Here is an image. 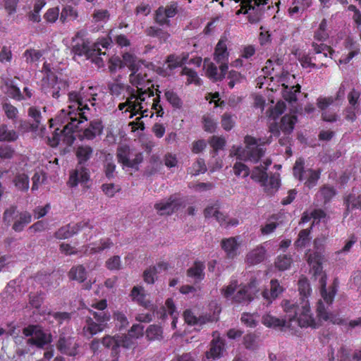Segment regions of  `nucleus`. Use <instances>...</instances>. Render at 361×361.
<instances>
[{
  "label": "nucleus",
  "instance_id": "obj_1",
  "mask_svg": "<svg viewBox=\"0 0 361 361\" xmlns=\"http://www.w3.org/2000/svg\"><path fill=\"white\" fill-rule=\"evenodd\" d=\"M94 90V87H89L86 90L81 88L79 92L72 91L68 93L67 109H61L54 119L49 120L51 126L54 125V122L56 125L62 127V129L57 127L53 136L49 137L50 146L56 147L62 138L69 145L73 142L75 138L72 133L83 120L87 121L96 111L97 94Z\"/></svg>",
  "mask_w": 361,
  "mask_h": 361
},
{
  "label": "nucleus",
  "instance_id": "obj_2",
  "mask_svg": "<svg viewBox=\"0 0 361 361\" xmlns=\"http://www.w3.org/2000/svg\"><path fill=\"white\" fill-rule=\"evenodd\" d=\"M322 255L318 252L310 253L307 255V262L310 267V271L317 278L320 276L319 285L320 292L322 300L317 302V313L319 320L330 322L336 324H343L345 322L340 318L338 315L329 312V306L333 302L336 288L335 286H331L329 289L326 288V276L322 271Z\"/></svg>",
  "mask_w": 361,
  "mask_h": 361
},
{
  "label": "nucleus",
  "instance_id": "obj_3",
  "mask_svg": "<svg viewBox=\"0 0 361 361\" xmlns=\"http://www.w3.org/2000/svg\"><path fill=\"white\" fill-rule=\"evenodd\" d=\"M282 307L291 329H294L296 326L314 329L319 327V323L311 312L309 302H300L299 305L294 301L283 300Z\"/></svg>",
  "mask_w": 361,
  "mask_h": 361
},
{
  "label": "nucleus",
  "instance_id": "obj_4",
  "mask_svg": "<svg viewBox=\"0 0 361 361\" xmlns=\"http://www.w3.org/2000/svg\"><path fill=\"white\" fill-rule=\"evenodd\" d=\"M226 42V39L221 38L215 48L214 60L219 65L220 71L212 62H208L205 67L207 75L214 81L221 80L225 77L228 68L229 54Z\"/></svg>",
  "mask_w": 361,
  "mask_h": 361
},
{
  "label": "nucleus",
  "instance_id": "obj_5",
  "mask_svg": "<svg viewBox=\"0 0 361 361\" xmlns=\"http://www.w3.org/2000/svg\"><path fill=\"white\" fill-rule=\"evenodd\" d=\"M42 71L46 75L43 78V88L47 94L55 99L65 94L69 85L67 76L61 73L54 74L51 71L50 65L47 63H44Z\"/></svg>",
  "mask_w": 361,
  "mask_h": 361
},
{
  "label": "nucleus",
  "instance_id": "obj_6",
  "mask_svg": "<svg viewBox=\"0 0 361 361\" xmlns=\"http://www.w3.org/2000/svg\"><path fill=\"white\" fill-rule=\"evenodd\" d=\"M271 137L267 139H259L247 135L245 137V147L244 149H238L235 154L238 159L243 161H249L253 163L257 162L264 155L265 149L263 146L265 144L271 142Z\"/></svg>",
  "mask_w": 361,
  "mask_h": 361
},
{
  "label": "nucleus",
  "instance_id": "obj_7",
  "mask_svg": "<svg viewBox=\"0 0 361 361\" xmlns=\"http://www.w3.org/2000/svg\"><path fill=\"white\" fill-rule=\"evenodd\" d=\"M128 90H131L132 94L135 97L133 99V102H133V110H140L150 106L151 109L156 111L158 116H163L164 110L159 104V95L156 98H152L154 94L150 87H147L144 91L140 92H135V90L131 87H128Z\"/></svg>",
  "mask_w": 361,
  "mask_h": 361
},
{
  "label": "nucleus",
  "instance_id": "obj_8",
  "mask_svg": "<svg viewBox=\"0 0 361 361\" xmlns=\"http://www.w3.org/2000/svg\"><path fill=\"white\" fill-rule=\"evenodd\" d=\"M90 315L85 318L82 334L90 339L97 334L102 332L106 327V322L110 316L104 312H92L89 310Z\"/></svg>",
  "mask_w": 361,
  "mask_h": 361
},
{
  "label": "nucleus",
  "instance_id": "obj_9",
  "mask_svg": "<svg viewBox=\"0 0 361 361\" xmlns=\"http://www.w3.org/2000/svg\"><path fill=\"white\" fill-rule=\"evenodd\" d=\"M85 31H78L72 40V49L71 52L73 54V59H76V57L84 56L85 59L97 54L98 49L97 42L91 44L90 42L85 37Z\"/></svg>",
  "mask_w": 361,
  "mask_h": 361
},
{
  "label": "nucleus",
  "instance_id": "obj_10",
  "mask_svg": "<svg viewBox=\"0 0 361 361\" xmlns=\"http://www.w3.org/2000/svg\"><path fill=\"white\" fill-rule=\"evenodd\" d=\"M23 334L29 337L26 343L30 346H35L37 348H44L45 345L51 342V337L45 333L39 326L30 325L23 330Z\"/></svg>",
  "mask_w": 361,
  "mask_h": 361
},
{
  "label": "nucleus",
  "instance_id": "obj_11",
  "mask_svg": "<svg viewBox=\"0 0 361 361\" xmlns=\"http://www.w3.org/2000/svg\"><path fill=\"white\" fill-rule=\"evenodd\" d=\"M240 2L241 8L236 11V14L247 13L248 20L251 23L259 22L262 15L261 6L267 4V0H235Z\"/></svg>",
  "mask_w": 361,
  "mask_h": 361
},
{
  "label": "nucleus",
  "instance_id": "obj_12",
  "mask_svg": "<svg viewBox=\"0 0 361 361\" xmlns=\"http://www.w3.org/2000/svg\"><path fill=\"white\" fill-rule=\"evenodd\" d=\"M86 228L92 229L93 226L89 221H81L75 224H69L59 228L55 232L54 237L59 240L67 239Z\"/></svg>",
  "mask_w": 361,
  "mask_h": 361
},
{
  "label": "nucleus",
  "instance_id": "obj_13",
  "mask_svg": "<svg viewBox=\"0 0 361 361\" xmlns=\"http://www.w3.org/2000/svg\"><path fill=\"white\" fill-rule=\"evenodd\" d=\"M178 13L177 3H171L166 6H160L156 11L155 22L159 25L170 26L169 18H173Z\"/></svg>",
  "mask_w": 361,
  "mask_h": 361
},
{
  "label": "nucleus",
  "instance_id": "obj_14",
  "mask_svg": "<svg viewBox=\"0 0 361 361\" xmlns=\"http://www.w3.org/2000/svg\"><path fill=\"white\" fill-rule=\"evenodd\" d=\"M204 213L206 218L214 217L221 226H235L238 224V221L237 219H230L221 213L219 211L218 204L206 207Z\"/></svg>",
  "mask_w": 361,
  "mask_h": 361
},
{
  "label": "nucleus",
  "instance_id": "obj_15",
  "mask_svg": "<svg viewBox=\"0 0 361 361\" xmlns=\"http://www.w3.org/2000/svg\"><path fill=\"white\" fill-rule=\"evenodd\" d=\"M89 169L82 165H77L75 169L70 173L68 184L70 187H76L78 184H84L90 179Z\"/></svg>",
  "mask_w": 361,
  "mask_h": 361
},
{
  "label": "nucleus",
  "instance_id": "obj_16",
  "mask_svg": "<svg viewBox=\"0 0 361 361\" xmlns=\"http://www.w3.org/2000/svg\"><path fill=\"white\" fill-rule=\"evenodd\" d=\"M79 345L72 337H60L58 343V350L69 356H75L78 354Z\"/></svg>",
  "mask_w": 361,
  "mask_h": 361
},
{
  "label": "nucleus",
  "instance_id": "obj_17",
  "mask_svg": "<svg viewBox=\"0 0 361 361\" xmlns=\"http://www.w3.org/2000/svg\"><path fill=\"white\" fill-rule=\"evenodd\" d=\"M182 201L174 197H171L168 200H163L154 205L155 209L161 215L170 214L178 210L181 206Z\"/></svg>",
  "mask_w": 361,
  "mask_h": 361
},
{
  "label": "nucleus",
  "instance_id": "obj_18",
  "mask_svg": "<svg viewBox=\"0 0 361 361\" xmlns=\"http://www.w3.org/2000/svg\"><path fill=\"white\" fill-rule=\"evenodd\" d=\"M221 247L230 259H233L239 255V247L240 245V237H231L224 238L221 243Z\"/></svg>",
  "mask_w": 361,
  "mask_h": 361
},
{
  "label": "nucleus",
  "instance_id": "obj_19",
  "mask_svg": "<svg viewBox=\"0 0 361 361\" xmlns=\"http://www.w3.org/2000/svg\"><path fill=\"white\" fill-rule=\"evenodd\" d=\"M360 94V92L355 90H353L348 94V98L350 106L347 109L345 118L349 121H354L356 115L360 111L358 104Z\"/></svg>",
  "mask_w": 361,
  "mask_h": 361
},
{
  "label": "nucleus",
  "instance_id": "obj_20",
  "mask_svg": "<svg viewBox=\"0 0 361 361\" xmlns=\"http://www.w3.org/2000/svg\"><path fill=\"white\" fill-rule=\"evenodd\" d=\"M130 81L131 84L137 87L135 92L144 91L145 87L149 85V80L147 78V75L137 68L132 71L130 75Z\"/></svg>",
  "mask_w": 361,
  "mask_h": 361
},
{
  "label": "nucleus",
  "instance_id": "obj_21",
  "mask_svg": "<svg viewBox=\"0 0 361 361\" xmlns=\"http://www.w3.org/2000/svg\"><path fill=\"white\" fill-rule=\"evenodd\" d=\"M312 47L314 52L317 55L319 61L321 62V66H324V59L328 57L332 59L334 54V51L329 47L323 43L318 44L317 42H313Z\"/></svg>",
  "mask_w": 361,
  "mask_h": 361
},
{
  "label": "nucleus",
  "instance_id": "obj_22",
  "mask_svg": "<svg viewBox=\"0 0 361 361\" xmlns=\"http://www.w3.org/2000/svg\"><path fill=\"white\" fill-rule=\"evenodd\" d=\"M111 42V39L110 38H103L100 41L97 42V47L98 49V54H94V56L90 57L88 59H90L93 63H94L99 68L102 67L104 65V59L107 60V56H106L105 52H102L100 47L103 48L107 49Z\"/></svg>",
  "mask_w": 361,
  "mask_h": 361
},
{
  "label": "nucleus",
  "instance_id": "obj_23",
  "mask_svg": "<svg viewBox=\"0 0 361 361\" xmlns=\"http://www.w3.org/2000/svg\"><path fill=\"white\" fill-rule=\"evenodd\" d=\"M283 289L280 286L278 280L272 279L270 282V289H264L262 294L264 299L266 300L268 303H271L283 292Z\"/></svg>",
  "mask_w": 361,
  "mask_h": 361
},
{
  "label": "nucleus",
  "instance_id": "obj_24",
  "mask_svg": "<svg viewBox=\"0 0 361 361\" xmlns=\"http://www.w3.org/2000/svg\"><path fill=\"white\" fill-rule=\"evenodd\" d=\"M27 114L28 116L32 120V123L30 124L32 131L37 132L39 130L44 129L41 112L36 106L30 107Z\"/></svg>",
  "mask_w": 361,
  "mask_h": 361
},
{
  "label": "nucleus",
  "instance_id": "obj_25",
  "mask_svg": "<svg viewBox=\"0 0 361 361\" xmlns=\"http://www.w3.org/2000/svg\"><path fill=\"white\" fill-rule=\"evenodd\" d=\"M113 245V243L109 238L100 240L99 243H91L85 246L84 253L91 255L100 252L106 249L110 248Z\"/></svg>",
  "mask_w": 361,
  "mask_h": 361
},
{
  "label": "nucleus",
  "instance_id": "obj_26",
  "mask_svg": "<svg viewBox=\"0 0 361 361\" xmlns=\"http://www.w3.org/2000/svg\"><path fill=\"white\" fill-rule=\"evenodd\" d=\"M31 221L32 215L30 212L27 211L18 212L15 218L12 228L16 232H21Z\"/></svg>",
  "mask_w": 361,
  "mask_h": 361
},
{
  "label": "nucleus",
  "instance_id": "obj_27",
  "mask_svg": "<svg viewBox=\"0 0 361 361\" xmlns=\"http://www.w3.org/2000/svg\"><path fill=\"white\" fill-rule=\"evenodd\" d=\"M271 164V161L267 159L264 161V165L260 164L255 167L251 173V178L256 182L260 183L262 185L265 180H267V169Z\"/></svg>",
  "mask_w": 361,
  "mask_h": 361
},
{
  "label": "nucleus",
  "instance_id": "obj_28",
  "mask_svg": "<svg viewBox=\"0 0 361 361\" xmlns=\"http://www.w3.org/2000/svg\"><path fill=\"white\" fill-rule=\"evenodd\" d=\"M262 323L268 327H286L290 329L289 320L287 318L286 319H280L270 314H266L263 316Z\"/></svg>",
  "mask_w": 361,
  "mask_h": 361
},
{
  "label": "nucleus",
  "instance_id": "obj_29",
  "mask_svg": "<svg viewBox=\"0 0 361 361\" xmlns=\"http://www.w3.org/2000/svg\"><path fill=\"white\" fill-rule=\"evenodd\" d=\"M93 152L92 147L86 145H79L75 151L78 164L84 166L92 157Z\"/></svg>",
  "mask_w": 361,
  "mask_h": 361
},
{
  "label": "nucleus",
  "instance_id": "obj_30",
  "mask_svg": "<svg viewBox=\"0 0 361 361\" xmlns=\"http://www.w3.org/2000/svg\"><path fill=\"white\" fill-rule=\"evenodd\" d=\"M102 130V122L99 120H94L90 122L89 127L84 130L82 137L89 140H93L97 135H100Z\"/></svg>",
  "mask_w": 361,
  "mask_h": 361
},
{
  "label": "nucleus",
  "instance_id": "obj_31",
  "mask_svg": "<svg viewBox=\"0 0 361 361\" xmlns=\"http://www.w3.org/2000/svg\"><path fill=\"white\" fill-rule=\"evenodd\" d=\"M185 322L190 325L202 326L214 319L211 316H201L197 317L190 310H186L183 313Z\"/></svg>",
  "mask_w": 361,
  "mask_h": 361
},
{
  "label": "nucleus",
  "instance_id": "obj_32",
  "mask_svg": "<svg viewBox=\"0 0 361 361\" xmlns=\"http://www.w3.org/2000/svg\"><path fill=\"white\" fill-rule=\"evenodd\" d=\"M265 248L262 246H259L247 253L246 262L250 265H255L262 262L265 259Z\"/></svg>",
  "mask_w": 361,
  "mask_h": 361
},
{
  "label": "nucleus",
  "instance_id": "obj_33",
  "mask_svg": "<svg viewBox=\"0 0 361 361\" xmlns=\"http://www.w3.org/2000/svg\"><path fill=\"white\" fill-rule=\"evenodd\" d=\"M305 161L302 158H299L296 160L293 167V175L298 180L306 181L309 178L307 172H313L314 170L311 169H305L304 167Z\"/></svg>",
  "mask_w": 361,
  "mask_h": 361
},
{
  "label": "nucleus",
  "instance_id": "obj_34",
  "mask_svg": "<svg viewBox=\"0 0 361 361\" xmlns=\"http://www.w3.org/2000/svg\"><path fill=\"white\" fill-rule=\"evenodd\" d=\"M130 296L133 300L136 301L145 308L151 307L152 305L149 300L146 298L147 295L145 293L143 288L135 286L131 291Z\"/></svg>",
  "mask_w": 361,
  "mask_h": 361
},
{
  "label": "nucleus",
  "instance_id": "obj_35",
  "mask_svg": "<svg viewBox=\"0 0 361 361\" xmlns=\"http://www.w3.org/2000/svg\"><path fill=\"white\" fill-rule=\"evenodd\" d=\"M224 345L225 343L222 339L219 338L214 339L211 343L210 350L207 353V357L212 359L219 358L224 350Z\"/></svg>",
  "mask_w": 361,
  "mask_h": 361
},
{
  "label": "nucleus",
  "instance_id": "obj_36",
  "mask_svg": "<svg viewBox=\"0 0 361 361\" xmlns=\"http://www.w3.org/2000/svg\"><path fill=\"white\" fill-rule=\"evenodd\" d=\"M262 186L267 195H272L280 186L279 176L274 174L269 178L267 177V180H265Z\"/></svg>",
  "mask_w": 361,
  "mask_h": 361
},
{
  "label": "nucleus",
  "instance_id": "obj_37",
  "mask_svg": "<svg viewBox=\"0 0 361 361\" xmlns=\"http://www.w3.org/2000/svg\"><path fill=\"white\" fill-rule=\"evenodd\" d=\"M18 138V133L13 129H10L5 123L0 124V141L15 142Z\"/></svg>",
  "mask_w": 361,
  "mask_h": 361
},
{
  "label": "nucleus",
  "instance_id": "obj_38",
  "mask_svg": "<svg viewBox=\"0 0 361 361\" xmlns=\"http://www.w3.org/2000/svg\"><path fill=\"white\" fill-rule=\"evenodd\" d=\"M168 264L165 262L159 263L157 266L149 267L144 272V280L148 283H153L154 281V276L161 270H166Z\"/></svg>",
  "mask_w": 361,
  "mask_h": 361
},
{
  "label": "nucleus",
  "instance_id": "obj_39",
  "mask_svg": "<svg viewBox=\"0 0 361 361\" xmlns=\"http://www.w3.org/2000/svg\"><path fill=\"white\" fill-rule=\"evenodd\" d=\"M204 265L200 262H197L188 270V276L196 281H201L204 276Z\"/></svg>",
  "mask_w": 361,
  "mask_h": 361
},
{
  "label": "nucleus",
  "instance_id": "obj_40",
  "mask_svg": "<svg viewBox=\"0 0 361 361\" xmlns=\"http://www.w3.org/2000/svg\"><path fill=\"white\" fill-rule=\"evenodd\" d=\"M283 97L288 102H295L297 100V93L300 92V86L298 84L289 87L288 85L283 84Z\"/></svg>",
  "mask_w": 361,
  "mask_h": 361
},
{
  "label": "nucleus",
  "instance_id": "obj_41",
  "mask_svg": "<svg viewBox=\"0 0 361 361\" xmlns=\"http://www.w3.org/2000/svg\"><path fill=\"white\" fill-rule=\"evenodd\" d=\"M13 183L18 190L26 192L29 189V177L25 173H18L13 178Z\"/></svg>",
  "mask_w": 361,
  "mask_h": 361
},
{
  "label": "nucleus",
  "instance_id": "obj_42",
  "mask_svg": "<svg viewBox=\"0 0 361 361\" xmlns=\"http://www.w3.org/2000/svg\"><path fill=\"white\" fill-rule=\"evenodd\" d=\"M116 166L113 160L111 154L106 156L105 162L104 164V170L106 177L111 180L115 177Z\"/></svg>",
  "mask_w": 361,
  "mask_h": 361
},
{
  "label": "nucleus",
  "instance_id": "obj_43",
  "mask_svg": "<svg viewBox=\"0 0 361 361\" xmlns=\"http://www.w3.org/2000/svg\"><path fill=\"white\" fill-rule=\"evenodd\" d=\"M298 290L301 296V302H308L307 297L310 295L312 289L306 278L300 279L298 281Z\"/></svg>",
  "mask_w": 361,
  "mask_h": 361
},
{
  "label": "nucleus",
  "instance_id": "obj_44",
  "mask_svg": "<svg viewBox=\"0 0 361 361\" xmlns=\"http://www.w3.org/2000/svg\"><path fill=\"white\" fill-rule=\"evenodd\" d=\"M69 278L79 282L86 279V271L82 265H78L71 268L68 273Z\"/></svg>",
  "mask_w": 361,
  "mask_h": 361
},
{
  "label": "nucleus",
  "instance_id": "obj_45",
  "mask_svg": "<svg viewBox=\"0 0 361 361\" xmlns=\"http://www.w3.org/2000/svg\"><path fill=\"white\" fill-rule=\"evenodd\" d=\"M142 154L141 153H137L135 154H131L130 157L127 158V161H123L121 164L123 169L130 168L135 170H138V165L142 162Z\"/></svg>",
  "mask_w": 361,
  "mask_h": 361
},
{
  "label": "nucleus",
  "instance_id": "obj_46",
  "mask_svg": "<svg viewBox=\"0 0 361 361\" xmlns=\"http://www.w3.org/2000/svg\"><path fill=\"white\" fill-rule=\"evenodd\" d=\"M165 305H166V307L163 308V312H164L163 318H164L166 313L169 314L172 318L171 326L173 329H175L176 327V322H177L178 318H177V314L175 313L176 308H175V306H174L172 299H170V298L167 299Z\"/></svg>",
  "mask_w": 361,
  "mask_h": 361
},
{
  "label": "nucleus",
  "instance_id": "obj_47",
  "mask_svg": "<svg viewBox=\"0 0 361 361\" xmlns=\"http://www.w3.org/2000/svg\"><path fill=\"white\" fill-rule=\"evenodd\" d=\"M109 18V13L106 9H95L92 14V22L99 25L106 23Z\"/></svg>",
  "mask_w": 361,
  "mask_h": 361
},
{
  "label": "nucleus",
  "instance_id": "obj_48",
  "mask_svg": "<svg viewBox=\"0 0 361 361\" xmlns=\"http://www.w3.org/2000/svg\"><path fill=\"white\" fill-rule=\"evenodd\" d=\"M188 55H184L182 57L177 56L175 55H169L167 57L166 62L168 63V67L172 70L177 67L182 66L187 62Z\"/></svg>",
  "mask_w": 361,
  "mask_h": 361
},
{
  "label": "nucleus",
  "instance_id": "obj_49",
  "mask_svg": "<svg viewBox=\"0 0 361 361\" xmlns=\"http://www.w3.org/2000/svg\"><path fill=\"white\" fill-rule=\"evenodd\" d=\"M296 120L297 119L295 116H285L282 118L281 128V130L285 132L286 135L290 134L293 130Z\"/></svg>",
  "mask_w": 361,
  "mask_h": 361
},
{
  "label": "nucleus",
  "instance_id": "obj_50",
  "mask_svg": "<svg viewBox=\"0 0 361 361\" xmlns=\"http://www.w3.org/2000/svg\"><path fill=\"white\" fill-rule=\"evenodd\" d=\"M2 109L6 115V116L11 121H15L17 119L18 116V109L13 106L10 102H4L2 104Z\"/></svg>",
  "mask_w": 361,
  "mask_h": 361
},
{
  "label": "nucleus",
  "instance_id": "obj_51",
  "mask_svg": "<svg viewBox=\"0 0 361 361\" xmlns=\"http://www.w3.org/2000/svg\"><path fill=\"white\" fill-rule=\"evenodd\" d=\"M162 333L161 328L158 325H150L146 331L147 337L150 341L161 339Z\"/></svg>",
  "mask_w": 361,
  "mask_h": 361
},
{
  "label": "nucleus",
  "instance_id": "obj_52",
  "mask_svg": "<svg viewBox=\"0 0 361 361\" xmlns=\"http://www.w3.org/2000/svg\"><path fill=\"white\" fill-rule=\"evenodd\" d=\"M292 262L293 260L290 256L287 255H281L277 257L275 262V265L279 270L284 271L290 267Z\"/></svg>",
  "mask_w": 361,
  "mask_h": 361
},
{
  "label": "nucleus",
  "instance_id": "obj_53",
  "mask_svg": "<svg viewBox=\"0 0 361 361\" xmlns=\"http://www.w3.org/2000/svg\"><path fill=\"white\" fill-rule=\"evenodd\" d=\"M221 123L225 130H231L235 123V116L230 113H224L221 116Z\"/></svg>",
  "mask_w": 361,
  "mask_h": 361
},
{
  "label": "nucleus",
  "instance_id": "obj_54",
  "mask_svg": "<svg viewBox=\"0 0 361 361\" xmlns=\"http://www.w3.org/2000/svg\"><path fill=\"white\" fill-rule=\"evenodd\" d=\"M15 153V149L11 145L8 144L0 145V159L1 160L11 159L13 158Z\"/></svg>",
  "mask_w": 361,
  "mask_h": 361
},
{
  "label": "nucleus",
  "instance_id": "obj_55",
  "mask_svg": "<svg viewBox=\"0 0 361 361\" xmlns=\"http://www.w3.org/2000/svg\"><path fill=\"white\" fill-rule=\"evenodd\" d=\"M165 97L166 100L176 109H180L183 102L178 94L173 90H166L165 92Z\"/></svg>",
  "mask_w": 361,
  "mask_h": 361
},
{
  "label": "nucleus",
  "instance_id": "obj_56",
  "mask_svg": "<svg viewBox=\"0 0 361 361\" xmlns=\"http://www.w3.org/2000/svg\"><path fill=\"white\" fill-rule=\"evenodd\" d=\"M78 16L76 11L71 6H65L61 13L60 20L63 23L75 19Z\"/></svg>",
  "mask_w": 361,
  "mask_h": 361
},
{
  "label": "nucleus",
  "instance_id": "obj_57",
  "mask_svg": "<svg viewBox=\"0 0 361 361\" xmlns=\"http://www.w3.org/2000/svg\"><path fill=\"white\" fill-rule=\"evenodd\" d=\"M42 56V53L39 50L36 49H27L24 54L23 57L27 63H32L37 61Z\"/></svg>",
  "mask_w": 361,
  "mask_h": 361
},
{
  "label": "nucleus",
  "instance_id": "obj_58",
  "mask_svg": "<svg viewBox=\"0 0 361 361\" xmlns=\"http://www.w3.org/2000/svg\"><path fill=\"white\" fill-rule=\"evenodd\" d=\"M248 288L246 287L240 289L233 298H232V300L236 302L250 301L252 297L250 293H248Z\"/></svg>",
  "mask_w": 361,
  "mask_h": 361
},
{
  "label": "nucleus",
  "instance_id": "obj_59",
  "mask_svg": "<svg viewBox=\"0 0 361 361\" xmlns=\"http://www.w3.org/2000/svg\"><path fill=\"white\" fill-rule=\"evenodd\" d=\"M310 230L309 229H303L302 230L298 235V238L295 243V245L298 247H305L310 241Z\"/></svg>",
  "mask_w": 361,
  "mask_h": 361
},
{
  "label": "nucleus",
  "instance_id": "obj_60",
  "mask_svg": "<svg viewBox=\"0 0 361 361\" xmlns=\"http://www.w3.org/2000/svg\"><path fill=\"white\" fill-rule=\"evenodd\" d=\"M258 316L254 314L243 313L241 316V322L248 327L254 328L257 324Z\"/></svg>",
  "mask_w": 361,
  "mask_h": 361
},
{
  "label": "nucleus",
  "instance_id": "obj_61",
  "mask_svg": "<svg viewBox=\"0 0 361 361\" xmlns=\"http://www.w3.org/2000/svg\"><path fill=\"white\" fill-rule=\"evenodd\" d=\"M243 343L245 348L248 350H256L258 346L257 336L252 334L245 335L243 338Z\"/></svg>",
  "mask_w": 361,
  "mask_h": 361
},
{
  "label": "nucleus",
  "instance_id": "obj_62",
  "mask_svg": "<svg viewBox=\"0 0 361 361\" xmlns=\"http://www.w3.org/2000/svg\"><path fill=\"white\" fill-rule=\"evenodd\" d=\"M128 87H126L123 84L118 82L111 83L109 85L110 93L116 97L122 95L126 90L128 92Z\"/></svg>",
  "mask_w": 361,
  "mask_h": 361
},
{
  "label": "nucleus",
  "instance_id": "obj_63",
  "mask_svg": "<svg viewBox=\"0 0 361 361\" xmlns=\"http://www.w3.org/2000/svg\"><path fill=\"white\" fill-rule=\"evenodd\" d=\"M130 149L128 146L127 145H123L120 146L117 149V159L119 163L122 164L123 161H127V158L130 157L131 154Z\"/></svg>",
  "mask_w": 361,
  "mask_h": 361
},
{
  "label": "nucleus",
  "instance_id": "obj_64",
  "mask_svg": "<svg viewBox=\"0 0 361 361\" xmlns=\"http://www.w3.org/2000/svg\"><path fill=\"white\" fill-rule=\"evenodd\" d=\"M336 192L334 187L324 186L319 191V195L324 198V203L329 202L335 196Z\"/></svg>",
  "mask_w": 361,
  "mask_h": 361
}]
</instances>
